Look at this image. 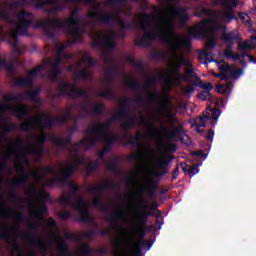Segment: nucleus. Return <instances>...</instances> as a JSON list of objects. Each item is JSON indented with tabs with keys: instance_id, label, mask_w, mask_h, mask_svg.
Returning a JSON list of instances; mask_svg holds the SVG:
<instances>
[{
	"instance_id": "f257e3e1",
	"label": "nucleus",
	"mask_w": 256,
	"mask_h": 256,
	"mask_svg": "<svg viewBox=\"0 0 256 256\" xmlns=\"http://www.w3.org/2000/svg\"><path fill=\"white\" fill-rule=\"evenodd\" d=\"M142 22L138 24V27L143 31L142 37H137L134 40L136 47H149L151 42L158 39L166 43V45H172V51H179V44L175 43L173 37L179 39V36H175V25L170 19H164L165 27L163 32H159L157 29L148 30L147 27L155 21L156 17L151 14H142Z\"/></svg>"
},
{
	"instance_id": "f03ea898",
	"label": "nucleus",
	"mask_w": 256,
	"mask_h": 256,
	"mask_svg": "<svg viewBox=\"0 0 256 256\" xmlns=\"http://www.w3.org/2000/svg\"><path fill=\"white\" fill-rule=\"evenodd\" d=\"M226 29L227 26L219 24L212 19H202L197 25L188 30V35L194 39L210 38V40L206 42V50L202 51L204 57H209V55H211L209 53L210 49H214L216 45L215 35L219 33V31H225Z\"/></svg>"
},
{
	"instance_id": "7ed1b4c3",
	"label": "nucleus",
	"mask_w": 256,
	"mask_h": 256,
	"mask_svg": "<svg viewBox=\"0 0 256 256\" xmlns=\"http://www.w3.org/2000/svg\"><path fill=\"white\" fill-rule=\"evenodd\" d=\"M166 75L172 77L167 78L164 82V86L168 89H171L175 83H180V81L187 82L189 79L199 81V76L195 74L191 60L183 55H180L177 61L171 63L170 70L166 71Z\"/></svg>"
},
{
	"instance_id": "20e7f679",
	"label": "nucleus",
	"mask_w": 256,
	"mask_h": 256,
	"mask_svg": "<svg viewBox=\"0 0 256 256\" xmlns=\"http://www.w3.org/2000/svg\"><path fill=\"white\" fill-rule=\"evenodd\" d=\"M39 93H41L40 88H36L35 90H29L25 94H6L3 97L4 105L3 108L0 107V115L3 113V109L6 111H11L14 117H17L20 121H22L23 117L29 115V109L26 105H20L18 107L13 106L11 103H15V101H33L37 105H41V100L39 98Z\"/></svg>"
},
{
	"instance_id": "39448f33",
	"label": "nucleus",
	"mask_w": 256,
	"mask_h": 256,
	"mask_svg": "<svg viewBox=\"0 0 256 256\" xmlns=\"http://www.w3.org/2000/svg\"><path fill=\"white\" fill-rule=\"evenodd\" d=\"M86 17L87 19H97L103 25H113L115 21H118L121 31H134V29H137V21L127 22L119 17V13L89 11Z\"/></svg>"
},
{
	"instance_id": "423d86ee",
	"label": "nucleus",
	"mask_w": 256,
	"mask_h": 256,
	"mask_svg": "<svg viewBox=\"0 0 256 256\" xmlns=\"http://www.w3.org/2000/svg\"><path fill=\"white\" fill-rule=\"evenodd\" d=\"M115 37H119V39H125L127 35L120 32H112L110 36L101 35L98 40H95L91 43L92 49H98L99 51H102V56L104 57V63L106 65H111L115 63V61L107 55L111 53V51H115V47H117V44L115 43Z\"/></svg>"
},
{
	"instance_id": "0eeeda50",
	"label": "nucleus",
	"mask_w": 256,
	"mask_h": 256,
	"mask_svg": "<svg viewBox=\"0 0 256 256\" xmlns=\"http://www.w3.org/2000/svg\"><path fill=\"white\" fill-rule=\"evenodd\" d=\"M113 187H115V181L113 180L102 182L97 186L88 187V193L96 195L91 202L92 207L99 209V211H101L102 213H107V211H111L109 204L101 202V197L103 196V193H105V191H109L110 189H113Z\"/></svg>"
},
{
	"instance_id": "6e6552de",
	"label": "nucleus",
	"mask_w": 256,
	"mask_h": 256,
	"mask_svg": "<svg viewBox=\"0 0 256 256\" xmlns=\"http://www.w3.org/2000/svg\"><path fill=\"white\" fill-rule=\"evenodd\" d=\"M56 91L58 93L52 95L54 99H59L64 95L72 101H77L79 97H86L89 100V95L87 94V91L81 88H77L75 84H71L69 82H60L58 87L56 88Z\"/></svg>"
},
{
	"instance_id": "1a4fd4ad",
	"label": "nucleus",
	"mask_w": 256,
	"mask_h": 256,
	"mask_svg": "<svg viewBox=\"0 0 256 256\" xmlns=\"http://www.w3.org/2000/svg\"><path fill=\"white\" fill-rule=\"evenodd\" d=\"M69 119H71V110H67L64 116H51L43 113L38 118L36 127L45 131V129H53L55 125H65Z\"/></svg>"
},
{
	"instance_id": "9d476101",
	"label": "nucleus",
	"mask_w": 256,
	"mask_h": 256,
	"mask_svg": "<svg viewBox=\"0 0 256 256\" xmlns=\"http://www.w3.org/2000/svg\"><path fill=\"white\" fill-rule=\"evenodd\" d=\"M118 118H115V115H113L108 121L106 122H99L95 124L92 127H89L86 131V135H90V137L94 138L96 143H99L105 135H107V132L109 131V128L113 123H117Z\"/></svg>"
},
{
	"instance_id": "9b49d317",
	"label": "nucleus",
	"mask_w": 256,
	"mask_h": 256,
	"mask_svg": "<svg viewBox=\"0 0 256 256\" xmlns=\"http://www.w3.org/2000/svg\"><path fill=\"white\" fill-rule=\"evenodd\" d=\"M13 231H15L16 233H19L17 235V238L6 240V241L13 244V250L16 253H18L19 256H23V252L21 251V246L17 242V239H19V237L20 239H26V241H28L31 245H41L42 243L41 238H38L37 236H35L33 232H25V231L21 232V229L19 228V226H14Z\"/></svg>"
},
{
	"instance_id": "f8f14e48",
	"label": "nucleus",
	"mask_w": 256,
	"mask_h": 256,
	"mask_svg": "<svg viewBox=\"0 0 256 256\" xmlns=\"http://www.w3.org/2000/svg\"><path fill=\"white\" fill-rule=\"evenodd\" d=\"M139 209H136V219H138L142 230L145 233H149L150 231H152L153 227L147 225L149 218L153 217V215H155L153 212L147 210L149 209V205L145 204V202L143 201V198L140 199V203L138 204Z\"/></svg>"
},
{
	"instance_id": "ddd939ff",
	"label": "nucleus",
	"mask_w": 256,
	"mask_h": 256,
	"mask_svg": "<svg viewBox=\"0 0 256 256\" xmlns=\"http://www.w3.org/2000/svg\"><path fill=\"white\" fill-rule=\"evenodd\" d=\"M74 211L79 214L78 221L87 225L88 223H93V216L89 212V206L85 203V200L80 197L79 201L73 206Z\"/></svg>"
},
{
	"instance_id": "4468645a",
	"label": "nucleus",
	"mask_w": 256,
	"mask_h": 256,
	"mask_svg": "<svg viewBox=\"0 0 256 256\" xmlns=\"http://www.w3.org/2000/svg\"><path fill=\"white\" fill-rule=\"evenodd\" d=\"M77 131H79V126L74 124L65 138H61L55 134H50V140L53 141L54 145L59 147L61 151H65V149H67V145H71L73 134L77 133Z\"/></svg>"
},
{
	"instance_id": "2eb2a0df",
	"label": "nucleus",
	"mask_w": 256,
	"mask_h": 256,
	"mask_svg": "<svg viewBox=\"0 0 256 256\" xmlns=\"http://www.w3.org/2000/svg\"><path fill=\"white\" fill-rule=\"evenodd\" d=\"M144 182L146 184V187L140 186L138 188V192H137V195H139L138 196V205H139V203H141V199L144 201L143 194L145 192L149 193L150 199H155V193H157V187H159V181H157L155 179H145ZM136 209H139V206Z\"/></svg>"
},
{
	"instance_id": "dca6fc26",
	"label": "nucleus",
	"mask_w": 256,
	"mask_h": 256,
	"mask_svg": "<svg viewBox=\"0 0 256 256\" xmlns=\"http://www.w3.org/2000/svg\"><path fill=\"white\" fill-rule=\"evenodd\" d=\"M35 3L38 11L50 6L45 9V13H59V11H63V9H65L64 6L57 3V0H35Z\"/></svg>"
},
{
	"instance_id": "f3484780",
	"label": "nucleus",
	"mask_w": 256,
	"mask_h": 256,
	"mask_svg": "<svg viewBox=\"0 0 256 256\" xmlns=\"http://www.w3.org/2000/svg\"><path fill=\"white\" fill-rule=\"evenodd\" d=\"M10 35L12 37V41H9V45H11L13 52L21 53V49H19V35L29 37V28L19 24L18 29L13 31Z\"/></svg>"
},
{
	"instance_id": "a211bd4d",
	"label": "nucleus",
	"mask_w": 256,
	"mask_h": 256,
	"mask_svg": "<svg viewBox=\"0 0 256 256\" xmlns=\"http://www.w3.org/2000/svg\"><path fill=\"white\" fill-rule=\"evenodd\" d=\"M77 107H82V112L79 115L81 119H85L89 113H92V115H103V109H105L103 103L93 105L91 110H89L88 102L78 104Z\"/></svg>"
},
{
	"instance_id": "6ab92c4d",
	"label": "nucleus",
	"mask_w": 256,
	"mask_h": 256,
	"mask_svg": "<svg viewBox=\"0 0 256 256\" xmlns=\"http://www.w3.org/2000/svg\"><path fill=\"white\" fill-rule=\"evenodd\" d=\"M16 171H18V173H21V176L18 178H14L12 180V187H21L22 185H25V183H27V181H29V173H27V171H25V166H23V163L21 161H19L16 165Z\"/></svg>"
},
{
	"instance_id": "aec40b11",
	"label": "nucleus",
	"mask_w": 256,
	"mask_h": 256,
	"mask_svg": "<svg viewBox=\"0 0 256 256\" xmlns=\"http://www.w3.org/2000/svg\"><path fill=\"white\" fill-rule=\"evenodd\" d=\"M167 13H169L173 19H178L181 25H185V23L189 21V15L187 14V8L185 7H180L178 9L170 7L167 9Z\"/></svg>"
},
{
	"instance_id": "412c9836",
	"label": "nucleus",
	"mask_w": 256,
	"mask_h": 256,
	"mask_svg": "<svg viewBox=\"0 0 256 256\" xmlns=\"http://www.w3.org/2000/svg\"><path fill=\"white\" fill-rule=\"evenodd\" d=\"M77 15H79V7H76L74 10L70 13V18L66 20V25L70 26L69 31L72 33V35H75V37H79V31L77 28L80 24L79 18H77Z\"/></svg>"
},
{
	"instance_id": "4be33fe9",
	"label": "nucleus",
	"mask_w": 256,
	"mask_h": 256,
	"mask_svg": "<svg viewBox=\"0 0 256 256\" xmlns=\"http://www.w3.org/2000/svg\"><path fill=\"white\" fill-rule=\"evenodd\" d=\"M107 221H110L111 224V229L113 231H121V226H119L117 223L119 221H125V212H123L122 209L113 211L108 217Z\"/></svg>"
},
{
	"instance_id": "5701e85b",
	"label": "nucleus",
	"mask_w": 256,
	"mask_h": 256,
	"mask_svg": "<svg viewBox=\"0 0 256 256\" xmlns=\"http://www.w3.org/2000/svg\"><path fill=\"white\" fill-rule=\"evenodd\" d=\"M16 17L19 21V25L28 29L33 25V21H35V16L33 13L26 10L18 12Z\"/></svg>"
},
{
	"instance_id": "b1692460",
	"label": "nucleus",
	"mask_w": 256,
	"mask_h": 256,
	"mask_svg": "<svg viewBox=\"0 0 256 256\" xmlns=\"http://www.w3.org/2000/svg\"><path fill=\"white\" fill-rule=\"evenodd\" d=\"M97 145L96 140L91 136L89 137H84L80 142L74 143L72 145V153L75 155H78L79 153V147H85L89 151V149H93Z\"/></svg>"
},
{
	"instance_id": "393cba45",
	"label": "nucleus",
	"mask_w": 256,
	"mask_h": 256,
	"mask_svg": "<svg viewBox=\"0 0 256 256\" xmlns=\"http://www.w3.org/2000/svg\"><path fill=\"white\" fill-rule=\"evenodd\" d=\"M13 149L15 151H21L20 155L18 156V159L22 161V163H26V165H29V159H27V149H25V140L19 138L14 141L12 144Z\"/></svg>"
},
{
	"instance_id": "a878e982",
	"label": "nucleus",
	"mask_w": 256,
	"mask_h": 256,
	"mask_svg": "<svg viewBox=\"0 0 256 256\" xmlns=\"http://www.w3.org/2000/svg\"><path fill=\"white\" fill-rule=\"evenodd\" d=\"M106 78V89L99 90L96 92L97 97L102 99H113L115 97V92L111 89V85H113V78L112 76H105Z\"/></svg>"
},
{
	"instance_id": "bb28decb",
	"label": "nucleus",
	"mask_w": 256,
	"mask_h": 256,
	"mask_svg": "<svg viewBox=\"0 0 256 256\" xmlns=\"http://www.w3.org/2000/svg\"><path fill=\"white\" fill-rule=\"evenodd\" d=\"M95 237V230H88L81 234H73L70 232L64 233V239H68L69 241H73L77 243V241H82L83 239H93Z\"/></svg>"
},
{
	"instance_id": "cd10ccee",
	"label": "nucleus",
	"mask_w": 256,
	"mask_h": 256,
	"mask_svg": "<svg viewBox=\"0 0 256 256\" xmlns=\"http://www.w3.org/2000/svg\"><path fill=\"white\" fill-rule=\"evenodd\" d=\"M161 131L165 133L166 139L168 141H173V139H176V137H179L181 135H184L183 126H174L172 130H169V128L162 126Z\"/></svg>"
},
{
	"instance_id": "c85d7f7f",
	"label": "nucleus",
	"mask_w": 256,
	"mask_h": 256,
	"mask_svg": "<svg viewBox=\"0 0 256 256\" xmlns=\"http://www.w3.org/2000/svg\"><path fill=\"white\" fill-rule=\"evenodd\" d=\"M169 163H171V160H165L163 158H159L155 163L154 166L156 169H159L161 172L156 174L155 172H152L150 174V177H163V175H167V169L169 168Z\"/></svg>"
},
{
	"instance_id": "c756f323",
	"label": "nucleus",
	"mask_w": 256,
	"mask_h": 256,
	"mask_svg": "<svg viewBox=\"0 0 256 256\" xmlns=\"http://www.w3.org/2000/svg\"><path fill=\"white\" fill-rule=\"evenodd\" d=\"M221 5H222V7L226 8L224 10V12L222 13L223 19H225L228 22L239 20V17H237L235 14H233V9L234 8H233V6H231V4H229V0H223Z\"/></svg>"
},
{
	"instance_id": "7c9ffc66",
	"label": "nucleus",
	"mask_w": 256,
	"mask_h": 256,
	"mask_svg": "<svg viewBox=\"0 0 256 256\" xmlns=\"http://www.w3.org/2000/svg\"><path fill=\"white\" fill-rule=\"evenodd\" d=\"M124 137H128V142L124 143V146L126 145H137V147H143L145 149L146 155H154L153 150L151 148H146L143 143L139 142V139H141V136L139 134L135 136H129L128 133L124 135Z\"/></svg>"
},
{
	"instance_id": "2f4dec72",
	"label": "nucleus",
	"mask_w": 256,
	"mask_h": 256,
	"mask_svg": "<svg viewBox=\"0 0 256 256\" xmlns=\"http://www.w3.org/2000/svg\"><path fill=\"white\" fill-rule=\"evenodd\" d=\"M220 31H224L222 34H221V41H223V43H227V49H233V45L235 43V41H237V34L233 31L231 32H225L227 31L226 30H220Z\"/></svg>"
},
{
	"instance_id": "473e14b6",
	"label": "nucleus",
	"mask_w": 256,
	"mask_h": 256,
	"mask_svg": "<svg viewBox=\"0 0 256 256\" xmlns=\"http://www.w3.org/2000/svg\"><path fill=\"white\" fill-rule=\"evenodd\" d=\"M78 169L77 164L70 163L66 166V168L61 170L62 183H67L71 177H73V173Z\"/></svg>"
},
{
	"instance_id": "72a5a7b5",
	"label": "nucleus",
	"mask_w": 256,
	"mask_h": 256,
	"mask_svg": "<svg viewBox=\"0 0 256 256\" xmlns=\"http://www.w3.org/2000/svg\"><path fill=\"white\" fill-rule=\"evenodd\" d=\"M37 121V116H29V118L25 122H21L19 125V130L24 133H29V131H33L35 126L33 123Z\"/></svg>"
},
{
	"instance_id": "f704fd0d",
	"label": "nucleus",
	"mask_w": 256,
	"mask_h": 256,
	"mask_svg": "<svg viewBox=\"0 0 256 256\" xmlns=\"http://www.w3.org/2000/svg\"><path fill=\"white\" fill-rule=\"evenodd\" d=\"M209 112H206V114L204 115L205 119H209L212 121V125L213 127H215L217 125V121H219V117H221V109L219 108H208Z\"/></svg>"
},
{
	"instance_id": "c9c22d12",
	"label": "nucleus",
	"mask_w": 256,
	"mask_h": 256,
	"mask_svg": "<svg viewBox=\"0 0 256 256\" xmlns=\"http://www.w3.org/2000/svg\"><path fill=\"white\" fill-rule=\"evenodd\" d=\"M43 27L45 30V34L50 38H55V33L51 32L49 29H51V20L42 19L36 24L37 29H41Z\"/></svg>"
},
{
	"instance_id": "e433bc0d",
	"label": "nucleus",
	"mask_w": 256,
	"mask_h": 256,
	"mask_svg": "<svg viewBox=\"0 0 256 256\" xmlns=\"http://www.w3.org/2000/svg\"><path fill=\"white\" fill-rule=\"evenodd\" d=\"M182 171L189 177H195L197 173H199V165L198 164H193L192 166L184 163L182 164Z\"/></svg>"
},
{
	"instance_id": "4c0bfd02",
	"label": "nucleus",
	"mask_w": 256,
	"mask_h": 256,
	"mask_svg": "<svg viewBox=\"0 0 256 256\" xmlns=\"http://www.w3.org/2000/svg\"><path fill=\"white\" fill-rule=\"evenodd\" d=\"M16 238H17V234L16 233L11 234V232H9V228L4 226L0 222V239H3L4 241H11V239H16Z\"/></svg>"
},
{
	"instance_id": "58836bf2",
	"label": "nucleus",
	"mask_w": 256,
	"mask_h": 256,
	"mask_svg": "<svg viewBox=\"0 0 256 256\" xmlns=\"http://www.w3.org/2000/svg\"><path fill=\"white\" fill-rule=\"evenodd\" d=\"M121 139H123L121 135L112 134L109 137L104 135V137L100 139V141H104V143L106 144L105 147H109V149L111 150L113 145H115V143H117L118 141H121Z\"/></svg>"
},
{
	"instance_id": "ea45409f",
	"label": "nucleus",
	"mask_w": 256,
	"mask_h": 256,
	"mask_svg": "<svg viewBox=\"0 0 256 256\" xmlns=\"http://www.w3.org/2000/svg\"><path fill=\"white\" fill-rule=\"evenodd\" d=\"M49 213V209L45 204H42L38 210L31 212V216L34 217V219H38L39 221H45L44 215H47Z\"/></svg>"
},
{
	"instance_id": "a19ab883",
	"label": "nucleus",
	"mask_w": 256,
	"mask_h": 256,
	"mask_svg": "<svg viewBox=\"0 0 256 256\" xmlns=\"http://www.w3.org/2000/svg\"><path fill=\"white\" fill-rule=\"evenodd\" d=\"M195 17L203 19V17H213V10L205 7H198L194 11Z\"/></svg>"
},
{
	"instance_id": "79ce46f5",
	"label": "nucleus",
	"mask_w": 256,
	"mask_h": 256,
	"mask_svg": "<svg viewBox=\"0 0 256 256\" xmlns=\"http://www.w3.org/2000/svg\"><path fill=\"white\" fill-rule=\"evenodd\" d=\"M27 154L28 155H35L37 157V161L45 155V146H34V148H29L27 149Z\"/></svg>"
},
{
	"instance_id": "37998d69",
	"label": "nucleus",
	"mask_w": 256,
	"mask_h": 256,
	"mask_svg": "<svg viewBox=\"0 0 256 256\" xmlns=\"http://www.w3.org/2000/svg\"><path fill=\"white\" fill-rule=\"evenodd\" d=\"M229 74H226V76H223L221 78V81H229V79H237L239 75H243V68H237L236 70H233V68H230Z\"/></svg>"
},
{
	"instance_id": "c03bdc74",
	"label": "nucleus",
	"mask_w": 256,
	"mask_h": 256,
	"mask_svg": "<svg viewBox=\"0 0 256 256\" xmlns=\"http://www.w3.org/2000/svg\"><path fill=\"white\" fill-rule=\"evenodd\" d=\"M74 79L79 81V79H84V81H91V72H89V68H85L75 73Z\"/></svg>"
},
{
	"instance_id": "a18cd8bd",
	"label": "nucleus",
	"mask_w": 256,
	"mask_h": 256,
	"mask_svg": "<svg viewBox=\"0 0 256 256\" xmlns=\"http://www.w3.org/2000/svg\"><path fill=\"white\" fill-rule=\"evenodd\" d=\"M130 115L131 113L129 112L127 106L120 104V109L114 114V119L121 121V119H125V117H129Z\"/></svg>"
},
{
	"instance_id": "49530a36",
	"label": "nucleus",
	"mask_w": 256,
	"mask_h": 256,
	"mask_svg": "<svg viewBox=\"0 0 256 256\" xmlns=\"http://www.w3.org/2000/svg\"><path fill=\"white\" fill-rule=\"evenodd\" d=\"M124 119H126V121L121 125V128L123 129V131H129L133 129L135 125H137V123L135 122V118H133L131 114L128 117H124Z\"/></svg>"
},
{
	"instance_id": "de8ad7c7",
	"label": "nucleus",
	"mask_w": 256,
	"mask_h": 256,
	"mask_svg": "<svg viewBox=\"0 0 256 256\" xmlns=\"http://www.w3.org/2000/svg\"><path fill=\"white\" fill-rule=\"evenodd\" d=\"M14 85L16 87H31L33 80L31 78L20 77L14 80Z\"/></svg>"
},
{
	"instance_id": "09e8293b",
	"label": "nucleus",
	"mask_w": 256,
	"mask_h": 256,
	"mask_svg": "<svg viewBox=\"0 0 256 256\" xmlns=\"http://www.w3.org/2000/svg\"><path fill=\"white\" fill-rule=\"evenodd\" d=\"M139 125H142L143 127H146V129H149L150 134L155 133V123L148 121L145 116H140Z\"/></svg>"
},
{
	"instance_id": "8fccbe9b",
	"label": "nucleus",
	"mask_w": 256,
	"mask_h": 256,
	"mask_svg": "<svg viewBox=\"0 0 256 256\" xmlns=\"http://www.w3.org/2000/svg\"><path fill=\"white\" fill-rule=\"evenodd\" d=\"M67 24V21L65 22L61 18H52L50 19V29H63L65 25Z\"/></svg>"
},
{
	"instance_id": "3c124183",
	"label": "nucleus",
	"mask_w": 256,
	"mask_h": 256,
	"mask_svg": "<svg viewBox=\"0 0 256 256\" xmlns=\"http://www.w3.org/2000/svg\"><path fill=\"white\" fill-rule=\"evenodd\" d=\"M126 86L132 89V91H139L141 88V84L137 80H133V78L127 77L125 79Z\"/></svg>"
},
{
	"instance_id": "603ef678",
	"label": "nucleus",
	"mask_w": 256,
	"mask_h": 256,
	"mask_svg": "<svg viewBox=\"0 0 256 256\" xmlns=\"http://www.w3.org/2000/svg\"><path fill=\"white\" fill-rule=\"evenodd\" d=\"M0 69H7L8 73H15V66L11 62H7L5 58H0Z\"/></svg>"
},
{
	"instance_id": "864d4df0",
	"label": "nucleus",
	"mask_w": 256,
	"mask_h": 256,
	"mask_svg": "<svg viewBox=\"0 0 256 256\" xmlns=\"http://www.w3.org/2000/svg\"><path fill=\"white\" fill-rule=\"evenodd\" d=\"M119 162L117 158H113L111 161L106 163V169L112 171L113 173H119Z\"/></svg>"
},
{
	"instance_id": "5fc2aeb1",
	"label": "nucleus",
	"mask_w": 256,
	"mask_h": 256,
	"mask_svg": "<svg viewBox=\"0 0 256 256\" xmlns=\"http://www.w3.org/2000/svg\"><path fill=\"white\" fill-rule=\"evenodd\" d=\"M47 139H51V135H47V133L43 132L34 143V147H45Z\"/></svg>"
},
{
	"instance_id": "6e6d98bb",
	"label": "nucleus",
	"mask_w": 256,
	"mask_h": 256,
	"mask_svg": "<svg viewBox=\"0 0 256 256\" xmlns=\"http://www.w3.org/2000/svg\"><path fill=\"white\" fill-rule=\"evenodd\" d=\"M58 252L61 256L67 255L69 253V245H67V242L65 240L60 239L58 243Z\"/></svg>"
},
{
	"instance_id": "4d7b16f0",
	"label": "nucleus",
	"mask_w": 256,
	"mask_h": 256,
	"mask_svg": "<svg viewBox=\"0 0 256 256\" xmlns=\"http://www.w3.org/2000/svg\"><path fill=\"white\" fill-rule=\"evenodd\" d=\"M82 61H84L85 63H87L88 67L87 69H91V67H95V65H97V60H95V58L90 57L89 54L84 53L82 55Z\"/></svg>"
},
{
	"instance_id": "13d9d810",
	"label": "nucleus",
	"mask_w": 256,
	"mask_h": 256,
	"mask_svg": "<svg viewBox=\"0 0 256 256\" xmlns=\"http://www.w3.org/2000/svg\"><path fill=\"white\" fill-rule=\"evenodd\" d=\"M104 75L105 77L115 78L119 75V68L117 66H112L105 71Z\"/></svg>"
},
{
	"instance_id": "bf43d9fd",
	"label": "nucleus",
	"mask_w": 256,
	"mask_h": 256,
	"mask_svg": "<svg viewBox=\"0 0 256 256\" xmlns=\"http://www.w3.org/2000/svg\"><path fill=\"white\" fill-rule=\"evenodd\" d=\"M45 183V187H55V183H65L63 182V178H59V177H54L52 179H45L44 180Z\"/></svg>"
},
{
	"instance_id": "052dcab7",
	"label": "nucleus",
	"mask_w": 256,
	"mask_h": 256,
	"mask_svg": "<svg viewBox=\"0 0 256 256\" xmlns=\"http://www.w3.org/2000/svg\"><path fill=\"white\" fill-rule=\"evenodd\" d=\"M175 112H171V111H167L166 114H165V117L166 119H169L168 120V123L170 125H175L177 123H179V119L175 118Z\"/></svg>"
},
{
	"instance_id": "680f3d73",
	"label": "nucleus",
	"mask_w": 256,
	"mask_h": 256,
	"mask_svg": "<svg viewBox=\"0 0 256 256\" xmlns=\"http://www.w3.org/2000/svg\"><path fill=\"white\" fill-rule=\"evenodd\" d=\"M61 69L52 68V71L48 74V77L55 83L59 79V75H61Z\"/></svg>"
},
{
	"instance_id": "e2e57ef3",
	"label": "nucleus",
	"mask_w": 256,
	"mask_h": 256,
	"mask_svg": "<svg viewBox=\"0 0 256 256\" xmlns=\"http://www.w3.org/2000/svg\"><path fill=\"white\" fill-rule=\"evenodd\" d=\"M59 203L60 205H62V207H71V205H73L71 196H63L62 198L59 199Z\"/></svg>"
},
{
	"instance_id": "0e129e2a",
	"label": "nucleus",
	"mask_w": 256,
	"mask_h": 256,
	"mask_svg": "<svg viewBox=\"0 0 256 256\" xmlns=\"http://www.w3.org/2000/svg\"><path fill=\"white\" fill-rule=\"evenodd\" d=\"M99 169V161L89 162L86 167V173H93Z\"/></svg>"
},
{
	"instance_id": "69168bd1",
	"label": "nucleus",
	"mask_w": 256,
	"mask_h": 256,
	"mask_svg": "<svg viewBox=\"0 0 256 256\" xmlns=\"http://www.w3.org/2000/svg\"><path fill=\"white\" fill-rule=\"evenodd\" d=\"M238 49H240V51H249V50L253 49V45H251V42L249 40H247V41L239 43Z\"/></svg>"
},
{
	"instance_id": "338daca9",
	"label": "nucleus",
	"mask_w": 256,
	"mask_h": 256,
	"mask_svg": "<svg viewBox=\"0 0 256 256\" xmlns=\"http://www.w3.org/2000/svg\"><path fill=\"white\" fill-rule=\"evenodd\" d=\"M73 45V41H68L66 44H59L57 47V55H63L65 49Z\"/></svg>"
},
{
	"instance_id": "774afa93",
	"label": "nucleus",
	"mask_w": 256,
	"mask_h": 256,
	"mask_svg": "<svg viewBox=\"0 0 256 256\" xmlns=\"http://www.w3.org/2000/svg\"><path fill=\"white\" fill-rule=\"evenodd\" d=\"M30 175L34 181H45L46 179L45 175L41 174L39 171H32Z\"/></svg>"
}]
</instances>
